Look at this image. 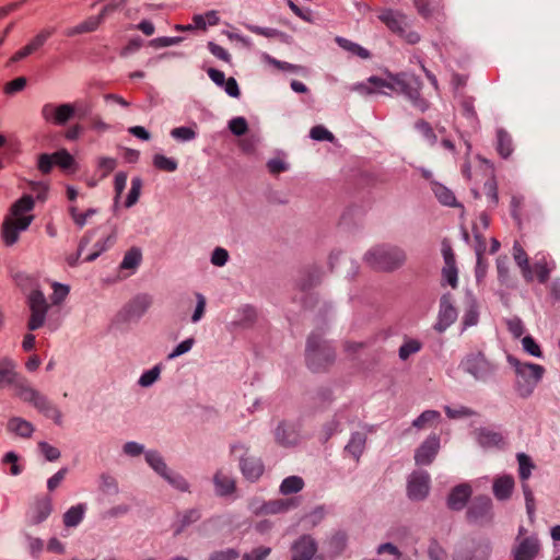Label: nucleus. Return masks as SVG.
<instances>
[{
    "instance_id": "1",
    "label": "nucleus",
    "mask_w": 560,
    "mask_h": 560,
    "mask_svg": "<svg viewBox=\"0 0 560 560\" xmlns=\"http://www.w3.org/2000/svg\"><path fill=\"white\" fill-rule=\"evenodd\" d=\"M421 85L422 83L418 78L400 73L390 75L389 80L372 75L365 83L353 85L352 90L362 95H371L374 93L388 94L384 91V89H387L404 94L417 109L424 112L429 107V102L420 94Z\"/></svg>"
},
{
    "instance_id": "2",
    "label": "nucleus",
    "mask_w": 560,
    "mask_h": 560,
    "mask_svg": "<svg viewBox=\"0 0 560 560\" xmlns=\"http://www.w3.org/2000/svg\"><path fill=\"white\" fill-rule=\"evenodd\" d=\"M35 207L34 198L31 195H23L10 208V213L4 218L1 235L7 246H12L19 241L20 232L26 231L34 220L28 214Z\"/></svg>"
},
{
    "instance_id": "3",
    "label": "nucleus",
    "mask_w": 560,
    "mask_h": 560,
    "mask_svg": "<svg viewBox=\"0 0 560 560\" xmlns=\"http://www.w3.org/2000/svg\"><path fill=\"white\" fill-rule=\"evenodd\" d=\"M509 364L514 369L515 389L523 398L530 396L545 373L544 366L529 362H521L513 355H508Z\"/></svg>"
},
{
    "instance_id": "4",
    "label": "nucleus",
    "mask_w": 560,
    "mask_h": 560,
    "mask_svg": "<svg viewBox=\"0 0 560 560\" xmlns=\"http://www.w3.org/2000/svg\"><path fill=\"white\" fill-rule=\"evenodd\" d=\"M364 259L372 268L381 271H393L400 268L406 259V252L393 245H377L364 255Z\"/></svg>"
},
{
    "instance_id": "5",
    "label": "nucleus",
    "mask_w": 560,
    "mask_h": 560,
    "mask_svg": "<svg viewBox=\"0 0 560 560\" xmlns=\"http://www.w3.org/2000/svg\"><path fill=\"white\" fill-rule=\"evenodd\" d=\"M459 368L475 381L482 383L491 381L498 371V364L487 358L482 351H471L467 353L462 359Z\"/></svg>"
},
{
    "instance_id": "6",
    "label": "nucleus",
    "mask_w": 560,
    "mask_h": 560,
    "mask_svg": "<svg viewBox=\"0 0 560 560\" xmlns=\"http://www.w3.org/2000/svg\"><path fill=\"white\" fill-rule=\"evenodd\" d=\"M305 357L308 368L318 372L335 360V351L322 335L313 332L307 339Z\"/></svg>"
},
{
    "instance_id": "7",
    "label": "nucleus",
    "mask_w": 560,
    "mask_h": 560,
    "mask_svg": "<svg viewBox=\"0 0 560 560\" xmlns=\"http://www.w3.org/2000/svg\"><path fill=\"white\" fill-rule=\"evenodd\" d=\"M19 398L33 405L38 412L51 419L57 425L62 424V412L60 409L46 395L31 385H20Z\"/></svg>"
},
{
    "instance_id": "8",
    "label": "nucleus",
    "mask_w": 560,
    "mask_h": 560,
    "mask_svg": "<svg viewBox=\"0 0 560 560\" xmlns=\"http://www.w3.org/2000/svg\"><path fill=\"white\" fill-rule=\"evenodd\" d=\"M491 544L488 539L470 538L462 541L453 556V560H489Z\"/></svg>"
},
{
    "instance_id": "9",
    "label": "nucleus",
    "mask_w": 560,
    "mask_h": 560,
    "mask_svg": "<svg viewBox=\"0 0 560 560\" xmlns=\"http://www.w3.org/2000/svg\"><path fill=\"white\" fill-rule=\"evenodd\" d=\"M248 451L244 444H234L231 447L233 454L243 452L240 457V470L246 480L255 482L262 476L265 466L261 458L249 454Z\"/></svg>"
},
{
    "instance_id": "10",
    "label": "nucleus",
    "mask_w": 560,
    "mask_h": 560,
    "mask_svg": "<svg viewBox=\"0 0 560 560\" xmlns=\"http://www.w3.org/2000/svg\"><path fill=\"white\" fill-rule=\"evenodd\" d=\"M27 305L31 311L27 328L32 331L37 330L45 324L49 304L47 303L44 293L40 290L35 289L27 295Z\"/></svg>"
},
{
    "instance_id": "11",
    "label": "nucleus",
    "mask_w": 560,
    "mask_h": 560,
    "mask_svg": "<svg viewBox=\"0 0 560 560\" xmlns=\"http://www.w3.org/2000/svg\"><path fill=\"white\" fill-rule=\"evenodd\" d=\"M466 517L469 523L480 526L490 524L493 520L492 500L488 495L475 497L468 505Z\"/></svg>"
},
{
    "instance_id": "12",
    "label": "nucleus",
    "mask_w": 560,
    "mask_h": 560,
    "mask_svg": "<svg viewBox=\"0 0 560 560\" xmlns=\"http://www.w3.org/2000/svg\"><path fill=\"white\" fill-rule=\"evenodd\" d=\"M75 112L77 108L72 103H62L59 105L46 103L42 106L40 115L47 122L63 126L75 115Z\"/></svg>"
},
{
    "instance_id": "13",
    "label": "nucleus",
    "mask_w": 560,
    "mask_h": 560,
    "mask_svg": "<svg viewBox=\"0 0 560 560\" xmlns=\"http://www.w3.org/2000/svg\"><path fill=\"white\" fill-rule=\"evenodd\" d=\"M153 299L147 293L132 298L120 311L119 316L124 322L139 320L151 307Z\"/></svg>"
},
{
    "instance_id": "14",
    "label": "nucleus",
    "mask_w": 560,
    "mask_h": 560,
    "mask_svg": "<svg viewBox=\"0 0 560 560\" xmlns=\"http://www.w3.org/2000/svg\"><path fill=\"white\" fill-rule=\"evenodd\" d=\"M430 490V475L427 471H413L407 485V494L410 500L422 501L424 500Z\"/></svg>"
},
{
    "instance_id": "15",
    "label": "nucleus",
    "mask_w": 560,
    "mask_h": 560,
    "mask_svg": "<svg viewBox=\"0 0 560 560\" xmlns=\"http://www.w3.org/2000/svg\"><path fill=\"white\" fill-rule=\"evenodd\" d=\"M18 363L11 358H2L0 360V388L11 385L15 389V395L19 397L20 385H27L28 383L19 376L16 372Z\"/></svg>"
},
{
    "instance_id": "16",
    "label": "nucleus",
    "mask_w": 560,
    "mask_h": 560,
    "mask_svg": "<svg viewBox=\"0 0 560 560\" xmlns=\"http://www.w3.org/2000/svg\"><path fill=\"white\" fill-rule=\"evenodd\" d=\"M440 450V436L430 434L416 450L415 462L419 466L430 465Z\"/></svg>"
},
{
    "instance_id": "17",
    "label": "nucleus",
    "mask_w": 560,
    "mask_h": 560,
    "mask_svg": "<svg viewBox=\"0 0 560 560\" xmlns=\"http://www.w3.org/2000/svg\"><path fill=\"white\" fill-rule=\"evenodd\" d=\"M418 14L424 20L441 23L445 20L443 0H413Z\"/></svg>"
},
{
    "instance_id": "18",
    "label": "nucleus",
    "mask_w": 560,
    "mask_h": 560,
    "mask_svg": "<svg viewBox=\"0 0 560 560\" xmlns=\"http://www.w3.org/2000/svg\"><path fill=\"white\" fill-rule=\"evenodd\" d=\"M540 552V544L536 536L516 538V544L512 549L514 560H534Z\"/></svg>"
},
{
    "instance_id": "19",
    "label": "nucleus",
    "mask_w": 560,
    "mask_h": 560,
    "mask_svg": "<svg viewBox=\"0 0 560 560\" xmlns=\"http://www.w3.org/2000/svg\"><path fill=\"white\" fill-rule=\"evenodd\" d=\"M52 512V502L48 495L38 497L27 511V521L32 525L43 523Z\"/></svg>"
},
{
    "instance_id": "20",
    "label": "nucleus",
    "mask_w": 560,
    "mask_h": 560,
    "mask_svg": "<svg viewBox=\"0 0 560 560\" xmlns=\"http://www.w3.org/2000/svg\"><path fill=\"white\" fill-rule=\"evenodd\" d=\"M378 19L390 30L393 33L404 35L406 27H408V18L400 11L392 9H383Z\"/></svg>"
},
{
    "instance_id": "21",
    "label": "nucleus",
    "mask_w": 560,
    "mask_h": 560,
    "mask_svg": "<svg viewBox=\"0 0 560 560\" xmlns=\"http://www.w3.org/2000/svg\"><path fill=\"white\" fill-rule=\"evenodd\" d=\"M275 439L282 446L296 445L300 440L298 425L292 422L281 421L276 428Z\"/></svg>"
},
{
    "instance_id": "22",
    "label": "nucleus",
    "mask_w": 560,
    "mask_h": 560,
    "mask_svg": "<svg viewBox=\"0 0 560 560\" xmlns=\"http://www.w3.org/2000/svg\"><path fill=\"white\" fill-rule=\"evenodd\" d=\"M457 318V311L453 305L451 294H444L440 300V312H439V323L436 328L440 331L445 330L448 326H451Z\"/></svg>"
},
{
    "instance_id": "23",
    "label": "nucleus",
    "mask_w": 560,
    "mask_h": 560,
    "mask_svg": "<svg viewBox=\"0 0 560 560\" xmlns=\"http://www.w3.org/2000/svg\"><path fill=\"white\" fill-rule=\"evenodd\" d=\"M214 492L218 497H229L236 491V481L224 469H218L213 475Z\"/></svg>"
},
{
    "instance_id": "24",
    "label": "nucleus",
    "mask_w": 560,
    "mask_h": 560,
    "mask_svg": "<svg viewBox=\"0 0 560 560\" xmlns=\"http://www.w3.org/2000/svg\"><path fill=\"white\" fill-rule=\"evenodd\" d=\"M54 28H45L40 31L26 46L16 51L10 59L11 62H18L21 59L39 49L46 40L52 35Z\"/></svg>"
},
{
    "instance_id": "25",
    "label": "nucleus",
    "mask_w": 560,
    "mask_h": 560,
    "mask_svg": "<svg viewBox=\"0 0 560 560\" xmlns=\"http://www.w3.org/2000/svg\"><path fill=\"white\" fill-rule=\"evenodd\" d=\"M472 489L468 483H460L452 489L447 498V506L453 511H460L468 502Z\"/></svg>"
},
{
    "instance_id": "26",
    "label": "nucleus",
    "mask_w": 560,
    "mask_h": 560,
    "mask_svg": "<svg viewBox=\"0 0 560 560\" xmlns=\"http://www.w3.org/2000/svg\"><path fill=\"white\" fill-rule=\"evenodd\" d=\"M298 505L296 499H276L265 502L257 511L256 514L273 515L284 513Z\"/></svg>"
},
{
    "instance_id": "27",
    "label": "nucleus",
    "mask_w": 560,
    "mask_h": 560,
    "mask_svg": "<svg viewBox=\"0 0 560 560\" xmlns=\"http://www.w3.org/2000/svg\"><path fill=\"white\" fill-rule=\"evenodd\" d=\"M324 271L318 266L307 267L299 279V287L302 291H307L320 283Z\"/></svg>"
},
{
    "instance_id": "28",
    "label": "nucleus",
    "mask_w": 560,
    "mask_h": 560,
    "mask_svg": "<svg viewBox=\"0 0 560 560\" xmlns=\"http://www.w3.org/2000/svg\"><path fill=\"white\" fill-rule=\"evenodd\" d=\"M105 21L97 15L89 16L86 20L81 22L80 24L67 28L66 35L69 37L77 36L84 33H92L95 32Z\"/></svg>"
},
{
    "instance_id": "29",
    "label": "nucleus",
    "mask_w": 560,
    "mask_h": 560,
    "mask_svg": "<svg viewBox=\"0 0 560 560\" xmlns=\"http://www.w3.org/2000/svg\"><path fill=\"white\" fill-rule=\"evenodd\" d=\"M513 257L516 265L521 268L524 279L529 282L533 280L532 266L528 262V256L518 242H514Z\"/></svg>"
},
{
    "instance_id": "30",
    "label": "nucleus",
    "mask_w": 560,
    "mask_h": 560,
    "mask_svg": "<svg viewBox=\"0 0 560 560\" xmlns=\"http://www.w3.org/2000/svg\"><path fill=\"white\" fill-rule=\"evenodd\" d=\"M514 488V479L512 476H502L494 480L493 482V493L498 500H508Z\"/></svg>"
},
{
    "instance_id": "31",
    "label": "nucleus",
    "mask_w": 560,
    "mask_h": 560,
    "mask_svg": "<svg viewBox=\"0 0 560 560\" xmlns=\"http://www.w3.org/2000/svg\"><path fill=\"white\" fill-rule=\"evenodd\" d=\"M365 444L366 434L364 432H354L351 434V438L348 444L346 445L345 451L349 453L358 462L364 452Z\"/></svg>"
},
{
    "instance_id": "32",
    "label": "nucleus",
    "mask_w": 560,
    "mask_h": 560,
    "mask_svg": "<svg viewBox=\"0 0 560 560\" xmlns=\"http://www.w3.org/2000/svg\"><path fill=\"white\" fill-rule=\"evenodd\" d=\"M477 442L482 447H494L503 443V438L499 432L489 429H477L475 431Z\"/></svg>"
},
{
    "instance_id": "33",
    "label": "nucleus",
    "mask_w": 560,
    "mask_h": 560,
    "mask_svg": "<svg viewBox=\"0 0 560 560\" xmlns=\"http://www.w3.org/2000/svg\"><path fill=\"white\" fill-rule=\"evenodd\" d=\"M8 430L21 438H30L34 432V425L20 417H13L8 421Z\"/></svg>"
},
{
    "instance_id": "34",
    "label": "nucleus",
    "mask_w": 560,
    "mask_h": 560,
    "mask_svg": "<svg viewBox=\"0 0 560 560\" xmlns=\"http://www.w3.org/2000/svg\"><path fill=\"white\" fill-rule=\"evenodd\" d=\"M145 460L148 465L162 478L166 477V475L171 471L164 462V458L156 451H149L145 453Z\"/></svg>"
},
{
    "instance_id": "35",
    "label": "nucleus",
    "mask_w": 560,
    "mask_h": 560,
    "mask_svg": "<svg viewBox=\"0 0 560 560\" xmlns=\"http://www.w3.org/2000/svg\"><path fill=\"white\" fill-rule=\"evenodd\" d=\"M142 260V253L140 248L132 247L126 252L122 261L120 262V269L131 270L132 272L139 267Z\"/></svg>"
},
{
    "instance_id": "36",
    "label": "nucleus",
    "mask_w": 560,
    "mask_h": 560,
    "mask_svg": "<svg viewBox=\"0 0 560 560\" xmlns=\"http://www.w3.org/2000/svg\"><path fill=\"white\" fill-rule=\"evenodd\" d=\"M262 59L267 63H269V65H271V66H273V67H276V68H278L279 70H282V71L296 72V73H301L303 75H305L306 72H307L306 68L303 67V66L293 65V63H290V62H287V61L278 60V59L271 57L268 54H264L262 55Z\"/></svg>"
},
{
    "instance_id": "37",
    "label": "nucleus",
    "mask_w": 560,
    "mask_h": 560,
    "mask_svg": "<svg viewBox=\"0 0 560 560\" xmlns=\"http://www.w3.org/2000/svg\"><path fill=\"white\" fill-rule=\"evenodd\" d=\"M85 513V505L84 504H78L71 506L65 514H63V524L67 527H75L78 526L84 516Z\"/></svg>"
},
{
    "instance_id": "38",
    "label": "nucleus",
    "mask_w": 560,
    "mask_h": 560,
    "mask_svg": "<svg viewBox=\"0 0 560 560\" xmlns=\"http://www.w3.org/2000/svg\"><path fill=\"white\" fill-rule=\"evenodd\" d=\"M497 150L503 159H508L513 152L512 138L503 129L497 132Z\"/></svg>"
},
{
    "instance_id": "39",
    "label": "nucleus",
    "mask_w": 560,
    "mask_h": 560,
    "mask_svg": "<svg viewBox=\"0 0 560 560\" xmlns=\"http://www.w3.org/2000/svg\"><path fill=\"white\" fill-rule=\"evenodd\" d=\"M555 268V264L551 266L548 264L545 256L536 258L534 266L532 267L533 273L535 272L540 283H546L549 279L550 271Z\"/></svg>"
},
{
    "instance_id": "40",
    "label": "nucleus",
    "mask_w": 560,
    "mask_h": 560,
    "mask_svg": "<svg viewBox=\"0 0 560 560\" xmlns=\"http://www.w3.org/2000/svg\"><path fill=\"white\" fill-rule=\"evenodd\" d=\"M304 487V481L299 476H290L282 480L280 485V492L284 495L298 493Z\"/></svg>"
},
{
    "instance_id": "41",
    "label": "nucleus",
    "mask_w": 560,
    "mask_h": 560,
    "mask_svg": "<svg viewBox=\"0 0 560 560\" xmlns=\"http://www.w3.org/2000/svg\"><path fill=\"white\" fill-rule=\"evenodd\" d=\"M201 517L199 510L190 509L183 513L182 518L177 523L174 535L177 536L184 532V529L190 524L196 523Z\"/></svg>"
},
{
    "instance_id": "42",
    "label": "nucleus",
    "mask_w": 560,
    "mask_h": 560,
    "mask_svg": "<svg viewBox=\"0 0 560 560\" xmlns=\"http://www.w3.org/2000/svg\"><path fill=\"white\" fill-rule=\"evenodd\" d=\"M433 191L438 200L448 207H456V198L452 190H450L447 187L441 184H434L433 185Z\"/></svg>"
},
{
    "instance_id": "43",
    "label": "nucleus",
    "mask_w": 560,
    "mask_h": 560,
    "mask_svg": "<svg viewBox=\"0 0 560 560\" xmlns=\"http://www.w3.org/2000/svg\"><path fill=\"white\" fill-rule=\"evenodd\" d=\"M100 490L109 495H116L119 492L118 481L117 479L103 472L100 476Z\"/></svg>"
},
{
    "instance_id": "44",
    "label": "nucleus",
    "mask_w": 560,
    "mask_h": 560,
    "mask_svg": "<svg viewBox=\"0 0 560 560\" xmlns=\"http://www.w3.org/2000/svg\"><path fill=\"white\" fill-rule=\"evenodd\" d=\"M516 457L518 462V474L523 483L530 477L532 470L535 468V465L532 462L530 457L525 453H518Z\"/></svg>"
},
{
    "instance_id": "45",
    "label": "nucleus",
    "mask_w": 560,
    "mask_h": 560,
    "mask_svg": "<svg viewBox=\"0 0 560 560\" xmlns=\"http://www.w3.org/2000/svg\"><path fill=\"white\" fill-rule=\"evenodd\" d=\"M153 165L160 171L164 172H175L178 167V163L176 160L172 158H167L163 154H155L153 156Z\"/></svg>"
},
{
    "instance_id": "46",
    "label": "nucleus",
    "mask_w": 560,
    "mask_h": 560,
    "mask_svg": "<svg viewBox=\"0 0 560 560\" xmlns=\"http://www.w3.org/2000/svg\"><path fill=\"white\" fill-rule=\"evenodd\" d=\"M141 188H142L141 178L133 177L131 179V188L129 190V194H128L126 202H125V206L127 208H131L132 206H135L138 202L140 192H141Z\"/></svg>"
},
{
    "instance_id": "47",
    "label": "nucleus",
    "mask_w": 560,
    "mask_h": 560,
    "mask_svg": "<svg viewBox=\"0 0 560 560\" xmlns=\"http://www.w3.org/2000/svg\"><path fill=\"white\" fill-rule=\"evenodd\" d=\"M440 418V412L435 410H425L413 420L412 427L423 429Z\"/></svg>"
},
{
    "instance_id": "48",
    "label": "nucleus",
    "mask_w": 560,
    "mask_h": 560,
    "mask_svg": "<svg viewBox=\"0 0 560 560\" xmlns=\"http://www.w3.org/2000/svg\"><path fill=\"white\" fill-rule=\"evenodd\" d=\"M337 42H338V44H339L342 48H345V49H347V50H349V51H351V52H353V54L358 55V56H359V57H361L362 59H368V58H370V52H369V50H368V49H365V48H363L362 46H360V45H358V44H355V43H352V42H350V40H348V39H346V38H340V37H338V38H337Z\"/></svg>"
},
{
    "instance_id": "49",
    "label": "nucleus",
    "mask_w": 560,
    "mask_h": 560,
    "mask_svg": "<svg viewBox=\"0 0 560 560\" xmlns=\"http://www.w3.org/2000/svg\"><path fill=\"white\" fill-rule=\"evenodd\" d=\"M421 349V342L416 339L405 341L399 348V358L407 360L411 354L417 353Z\"/></svg>"
},
{
    "instance_id": "50",
    "label": "nucleus",
    "mask_w": 560,
    "mask_h": 560,
    "mask_svg": "<svg viewBox=\"0 0 560 560\" xmlns=\"http://www.w3.org/2000/svg\"><path fill=\"white\" fill-rule=\"evenodd\" d=\"M161 374V368L159 365L153 366L152 369L145 371L140 376L138 384L141 387H149L153 385L160 377Z\"/></svg>"
},
{
    "instance_id": "51",
    "label": "nucleus",
    "mask_w": 560,
    "mask_h": 560,
    "mask_svg": "<svg viewBox=\"0 0 560 560\" xmlns=\"http://www.w3.org/2000/svg\"><path fill=\"white\" fill-rule=\"evenodd\" d=\"M164 479L173 486L175 489L187 492L189 491V483L188 481L179 474L173 472L172 470L164 477Z\"/></svg>"
},
{
    "instance_id": "52",
    "label": "nucleus",
    "mask_w": 560,
    "mask_h": 560,
    "mask_svg": "<svg viewBox=\"0 0 560 560\" xmlns=\"http://www.w3.org/2000/svg\"><path fill=\"white\" fill-rule=\"evenodd\" d=\"M55 163L62 170H70L74 165L73 156L66 150H59L54 153Z\"/></svg>"
},
{
    "instance_id": "53",
    "label": "nucleus",
    "mask_w": 560,
    "mask_h": 560,
    "mask_svg": "<svg viewBox=\"0 0 560 560\" xmlns=\"http://www.w3.org/2000/svg\"><path fill=\"white\" fill-rule=\"evenodd\" d=\"M69 213H70L72 220L74 221V223L78 226L83 228L85 225L88 219L96 213V210L91 208V209H88L85 212L80 213L77 207L71 206L69 208Z\"/></svg>"
},
{
    "instance_id": "54",
    "label": "nucleus",
    "mask_w": 560,
    "mask_h": 560,
    "mask_svg": "<svg viewBox=\"0 0 560 560\" xmlns=\"http://www.w3.org/2000/svg\"><path fill=\"white\" fill-rule=\"evenodd\" d=\"M483 190L487 195L489 207H495L499 202L497 182L493 178L488 179L483 185Z\"/></svg>"
},
{
    "instance_id": "55",
    "label": "nucleus",
    "mask_w": 560,
    "mask_h": 560,
    "mask_svg": "<svg viewBox=\"0 0 560 560\" xmlns=\"http://www.w3.org/2000/svg\"><path fill=\"white\" fill-rule=\"evenodd\" d=\"M243 317L240 320L233 322L232 325L235 327L247 328L250 327L256 320V312L250 306H245L243 310Z\"/></svg>"
},
{
    "instance_id": "56",
    "label": "nucleus",
    "mask_w": 560,
    "mask_h": 560,
    "mask_svg": "<svg viewBox=\"0 0 560 560\" xmlns=\"http://www.w3.org/2000/svg\"><path fill=\"white\" fill-rule=\"evenodd\" d=\"M310 136L316 141L334 142L335 140V136L322 125L313 127L310 131Z\"/></svg>"
},
{
    "instance_id": "57",
    "label": "nucleus",
    "mask_w": 560,
    "mask_h": 560,
    "mask_svg": "<svg viewBox=\"0 0 560 560\" xmlns=\"http://www.w3.org/2000/svg\"><path fill=\"white\" fill-rule=\"evenodd\" d=\"M171 136L179 141H190L196 138V131L190 127H176L171 130Z\"/></svg>"
},
{
    "instance_id": "58",
    "label": "nucleus",
    "mask_w": 560,
    "mask_h": 560,
    "mask_svg": "<svg viewBox=\"0 0 560 560\" xmlns=\"http://www.w3.org/2000/svg\"><path fill=\"white\" fill-rule=\"evenodd\" d=\"M38 448L48 462H56L61 456L60 451L57 447L48 444L47 442H39Z\"/></svg>"
},
{
    "instance_id": "59",
    "label": "nucleus",
    "mask_w": 560,
    "mask_h": 560,
    "mask_svg": "<svg viewBox=\"0 0 560 560\" xmlns=\"http://www.w3.org/2000/svg\"><path fill=\"white\" fill-rule=\"evenodd\" d=\"M229 128L235 136H243L248 130V124L244 117H235L229 121Z\"/></svg>"
},
{
    "instance_id": "60",
    "label": "nucleus",
    "mask_w": 560,
    "mask_h": 560,
    "mask_svg": "<svg viewBox=\"0 0 560 560\" xmlns=\"http://www.w3.org/2000/svg\"><path fill=\"white\" fill-rule=\"evenodd\" d=\"M195 345V339L192 337L185 339L180 343H178L174 350L167 355L168 360H173L179 355H183L191 350Z\"/></svg>"
},
{
    "instance_id": "61",
    "label": "nucleus",
    "mask_w": 560,
    "mask_h": 560,
    "mask_svg": "<svg viewBox=\"0 0 560 560\" xmlns=\"http://www.w3.org/2000/svg\"><path fill=\"white\" fill-rule=\"evenodd\" d=\"M68 472H69V469L67 467H62L56 474H54L47 480L48 491H50V492L55 491L61 485V482L66 479Z\"/></svg>"
},
{
    "instance_id": "62",
    "label": "nucleus",
    "mask_w": 560,
    "mask_h": 560,
    "mask_svg": "<svg viewBox=\"0 0 560 560\" xmlns=\"http://www.w3.org/2000/svg\"><path fill=\"white\" fill-rule=\"evenodd\" d=\"M416 129L421 133V136L430 143L433 144L436 140V136L432 129V127L424 120H419L416 122Z\"/></svg>"
},
{
    "instance_id": "63",
    "label": "nucleus",
    "mask_w": 560,
    "mask_h": 560,
    "mask_svg": "<svg viewBox=\"0 0 560 560\" xmlns=\"http://www.w3.org/2000/svg\"><path fill=\"white\" fill-rule=\"evenodd\" d=\"M270 552L271 548L259 546L253 549L250 552L245 553L242 557V560H266Z\"/></svg>"
},
{
    "instance_id": "64",
    "label": "nucleus",
    "mask_w": 560,
    "mask_h": 560,
    "mask_svg": "<svg viewBox=\"0 0 560 560\" xmlns=\"http://www.w3.org/2000/svg\"><path fill=\"white\" fill-rule=\"evenodd\" d=\"M240 553L237 550L233 548H228L225 550L214 551L210 555L209 560H236Z\"/></svg>"
}]
</instances>
